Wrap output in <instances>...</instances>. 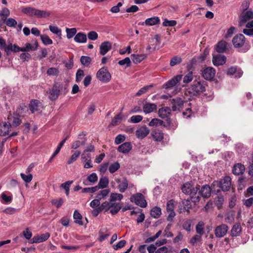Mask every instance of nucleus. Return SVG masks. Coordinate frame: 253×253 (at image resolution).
I'll list each match as a JSON object with an SVG mask.
<instances>
[{
	"label": "nucleus",
	"mask_w": 253,
	"mask_h": 253,
	"mask_svg": "<svg viewBox=\"0 0 253 253\" xmlns=\"http://www.w3.org/2000/svg\"><path fill=\"white\" fill-rule=\"evenodd\" d=\"M21 11L28 16L37 18H46L49 17L51 14L48 11L40 10L30 6L22 8Z\"/></svg>",
	"instance_id": "1"
},
{
	"label": "nucleus",
	"mask_w": 253,
	"mask_h": 253,
	"mask_svg": "<svg viewBox=\"0 0 253 253\" xmlns=\"http://www.w3.org/2000/svg\"><path fill=\"white\" fill-rule=\"evenodd\" d=\"M206 83L201 80H195L192 84L186 89L190 96H197L205 91Z\"/></svg>",
	"instance_id": "2"
},
{
	"label": "nucleus",
	"mask_w": 253,
	"mask_h": 253,
	"mask_svg": "<svg viewBox=\"0 0 253 253\" xmlns=\"http://www.w3.org/2000/svg\"><path fill=\"white\" fill-rule=\"evenodd\" d=\"M63 88V84L60 83H55L52 89L47 92L49 94L48 98L52 101L55 100L59 96L61 90Z\"/></svg>",
	"instance_id": "3"
},
{
	"label": "nucleus",
	"mask_w": 253,
	"mask_h": 253,
	"mask_svg": "<svg viewBox=\"0 0 253 253\" xmlns=\"http://www.w3.org/2000/svg\"><path fill=\"white\" fill-rule=\"evenodd\" d=\"M130 201L132 203L141 208H146L147 206V203L143 195L140 193H137L131 196Z\"/></svg>",
	"instance_id": "4"
},
{
	"label": "nucleus",
	"mask_w": 253,
	"mask_h": 253,
	"mask_svg": "<svg viewBox=\"0 0 253 253\" xmlns=\"http://www.w3.org/2000/svg\"><path fill=\"white\" fill-rule=\"evenodd\" d=\"M97 78L103 83L109 82L111 78V75L106 67L100 69L96 73Z\"/></svg>",
	"instance_id": "5"
},
{
	"label": "nucleus",
	"mask_w": 253,
	"mask_h": 253,
	"mask_svg": "<svg viewBox=\"0 0 253 253\" xmlns=\"http://www.w3.org/2000/svg\"><path fill=\"white\" fill-rule=\"evenodd\" d=\"M200 186L197 185L195 187L192 184L189 182L183 184L181 190L185 194L191 195L192 194H197V192L200 190Z\"/></svg>",
	"instance_id": "6"
},
{
	"label": "nucleus",
	"mask_w": 253,
	"mask_h": 253,
	"mask_svg": "<svg viewBox=\"0 0 253 253\" xmlns=\"http://www.w3.org/2000/svg\"><path fill=\"white\" fill-rule=\"evenodd\" d=\"M170 105L173 111H180L183 107L184 101L180 97H176L170 100Z\"/></svg>",
	"instance_id": "7"
},
{
	"label": "nucleus",
	"mask_w": 253,
	"mask_h": 253,
	"mask_svg": "<svg viewBox=\"0 0 253 253\" xmlns=\"http://www.w3.org/2000/svg\"><path fill=\"white\" fill-rule=\"evenodd\" d=\"M231 178L229 176H225L219 181V188L224 192L228 191L231 187Z\"/></svg>",
	"instance_id": "8"
},
{
	"label": "nucleus",
	"mask_w": 253,
	"mask_h": 253,
	"mask_svg": "<svg viewBox=\"0 0 253 253\" xmlns=\"http://www.w3.org/2000/svg\"><path fill=\"white\" fill-rule=\"evenodd\" d=\"M182 78V75H176V76L174 77L165 83L163 85V88L166 89H169L175 86L181 81Z\"/></svg>",
	"instance_id": "9"
},
{
	"label": "nucleus",
	"mask_w": 253,
	"mask_h": 253,
	"mask_svg": "<svg viewBox=\"0 0 253 253\" xmlns=\"http://www.w3.org/2000/svg\"><path fill=\"white\" fill-rule=\"evenodd\" d=\"M245 40L246 38L243 34H238L233 38L232 43L235 48H240L244 45Z\"/></svg>",
	"instance_id": "10"
},
{
	"label": "nucleus",
	"mask_w": 253,
	"mask_h": 253,
	"mask_svg": "<svg viewBox=\"0 0 253 253\" xmlns=\"http://www.w3.org/2000/svg\"><path fill=\"white\" fill-rule=\"evenodd\" d=\"M192 208L191 202L190 200H183L178 206V212L181 213L187 211L189 212V210Z\"/></svg>",
	"instance_id": "11"
},
{
	"label": "nucleus",
	"mask_w": 253,
	"mask_h": 253,
	"mask_svg": "<svg viewBox=\"0 0 253 253\" xmlns=\"http://www.w3.org/2000/svg\"><path fill=\"white\" fill-rule=\"evenodd\" d=\"M228 229V226L224 224H222L217 226L214 230L215 236L217 238H221L224 237L226 234Z\"/></svg>",
	"instance_id": "12"
},
{
	"label": "nucleus",
	"mask_w": 253,
	"mask_h": 253,
	"mask_svg": "<svg viewBox=\"0 0 253 253\" xmlns=\"http://www.w3.org/2000/svg\"><path fill=\"white\" fill-rule=\"evenodd\" d=\"M215 73V69L211 67H209L203 70L202 76L206 80H211L214 78Z\"/></svg>",
	"instance_id": "13"
},
{
	"label": "nucleus",
	"mask_w": 253,
	"mask_h": 253,
	"mask_svg": "<svg viewBox=\"0 0 253 253\" xmlns=\"http://www.w3.org/2000/svg\"><path fill=\"white\" fill-rule=\"evenodd\" d=\"M50 237V234L48 232L35 236L31 241V243H40L46 241Z\"/></svg>",
	"instance_id": "14"
},
{
	"label": "nucleus",
	"mask_w": 253,
	"mask_h": 253,
	"mask_svg": "<svg viewBox=\"0 0 253 253\" xmlns=\"http://www.w3.org/2000/svg\"><path fill=\"white\" fill-rule=\"evenodd\" d=\"M149 129L146 126H143L136 130L135 134L138 138L143 139L149 133Z\"/></svg>",
	"instance_id": "15"
},
{
	"label": "nucleus",
	"mask_w": 253,
	"mask_h": 253,
	"mask_svg": "<svg viewBox=\"0 0 253 253\" xmlns=\"http://www.w3.org/2000/svg\"><path fill=\"white\" fill-rule=\"evenodd\" d=\"M226 61V57L224 55L217 54L213 56L212 63L214 66H218L222 65L225 63Z\"/></svg>",
	"instance_id": "16"
},
{
	"label": "nucleus",
	"mask_w": 253,
	"mask_h": 253,
	"mask_svg": "<svg viewBox=\"0 0 253 253\" xmlns=\"http://www.w3.org/2000/svg\"><path fill=\"white\" fill-rule=\"evenodd\" d=\"M245 171V167L241 163H236L232 168V172L234 175H242Z\"/></svg>",
	"instance_id": "17"
},
{
	"label": "nucleus",
	"mask_w": 253,
	"mask_h": 253,
	"mask_svg": "<svg viewBox=\"0 0 253 253\" xmlns=\"http://www.w3.org/2000/svg\"><path fill=\"white\" fill-rule=\"evenodd\" d=\"M112 47V43L106 41L101 43L99 47V52L101 55H105Z\"/></svg>",
	"instance_id": "18"
},
{
	"label": "nucleus",
	"mask_w": 253,
	"mask_h": 253,
	"mask_svg": "<svg viewBox=\"0 0 253 253\" xmlns=\"http://www.w3.org/2000/svg\"><path fill=\"white\" fill-rule=\"evenodd\" d=\"M199 191V194L204 198H209L211 195V188L208 184L204 185Z\"/></svg>",
	"instance_id": "19"
},
{
	"label": "nucleus",
	"mask_w": 253,
	"mask_h": 253,
	"mask_svg": "<svg viewBox=\"0 0 253 253\" xmlns=\"http://www.w3.org/2000/svg\"><path fill=\"white\" fill-rule=\"evenodd\" d=\"M11 124L10 122H1L0 123V136H5L8 134Z\"/></svg>",
	"instance_id": "20"
},
{
	"label": "nucleus",
	"mask_w": 253,
	"mask_h": 253,
	"mask_svg": "<svg viewBox=\"0 0 253 253\" xmlns=\"http://www.w3.org/2000/svg\"><path fill=\"white\" fill-rule=\"evenodd\" d=\"M153 139L157 142H161L164 137V134L162 130H154L151 133Z\"/></svg>",
	"instance_id": "21"
},
{
	"label": "nucleus",
	"mask_w": 253,
	"mask_h": 253,
	"mask_svg": "<svg viewBox=\"0 0 253 253\" xmlns=\"http://www.w3.org/2000/svg\"><path fill=\"white\" fill-rule=\"evenodd\" d=\"M132 149V145L130 142H126L121 145L118 148V151L119 152L123 154L128 153Z\"/></svg>",
	"instance_id": "22"
},
{
	"label": "nucleus",
	"mask_w": 253,
	"mask_h": 253,
	"mask_svg": "<svg viewBox=\"0 0 253 253\" xmlns=\"http://www.w3.org/2000/svg\"><path fill=\"white\" fill-rule=\"evenodd\" d=\"M9 115L8 116V122H12V125L13 126L16 127L18 126L21 123V120L20 119V117L21 116H19L18 115H15L14 113H13L14 116L12 117L11 111H9Z\"/></svg>",
	"instance_id": "23"
},
{
	"label": "nucleus",
	"mask_w": 253,
	"mask_h": 253,
	"mask_svg": "<svg viewBox=\"0 0 253 253\" xmlns=\"http://www.w3.org/2000/svg\"><path fill=\"white\" fill-rule=\"evenodd\" d=\"M171 111L169 107H162L158 111L159 116L162 119H165L171 114Z\"/></svg>",
	"instance_id": "24"
},
{
	"label": "nucleus",
	"mask_w": 253,
	"mask_h": 253,
	"mask_svg": "<svg viewBox=\"0 0 253 253\" xmlns=\"http://www.w3.org/2000/svg\"><path fill=\"white\" fill-rule=\"evenodd\" d=\"M28 111V108L24 103L20 104L18 107L16 112L14 113L15 115L23 117L25 115L27 112Z\"/></svg>",
	"instance_id": "25"
},
{
	"label": "nucleus",
	"mask_w": 253,
	"mask_h": 253,
	"mask_svg": "<svg viewBox=\"0 0 253 253\" xmlns=\"http://www.w3.org/2000/svg\"><path fill=\"white\" fill-rule=\"evenodd\" d=\"M242 232V227L240 223H237L235 224L231 230V235L232 237L239 236Z\"/></svg>",
	"instance_id": "26"
},
{
	"label": "nucleus",
	"mask_w": 253,
	"mask_h": 253,
	"mask_svg": "<svg viewBox=\"0 0 253 253\" xmlns=\"http://www.w3.org/2000/svg\"><path fill=\"white\" fill-rule=\"evenodd\" d=\"M41 103L38 100L33 99L29 104V108L32 113L40 110V106Z\"/></svg>",
	"instance_id": "27"
},
{
	"label": "nucleus",
	"mask_w": 253,
	"mask_h": 253,
	"mask_svg": "<svg viewBox=\"0 0 253 253\" xmlns=\"http://www.w3.org/2000/svg\"><path fill=\"white\" fill-rule=\"evenodd\" d=\"M157 109V105L155 103H146L144 104L143 110L145 114L150 113Z\"/></svg>",
	"instance_id": "28"
},
{
	"label": "nucleus",
	"mask_w": 253,
	"mask_h": 253,
	"mask_svg": "<svg viewBox=\"0 0 253 253\" xmlns=\"http://www.w3.org/2000/svg\"><path fill=\"white\" fill-rule=\"evenodd\" d=\"M160 20L157 16H154L151 18H147L145 20L144 22H142L141 25H143L145 23L147 26H153L160 23Z\"/></svg>",
	"instance_id": "29"
},
{
	"label": "nucleus",
	"mask_w": 253,
	"mask_h": 253,
	"mask_svg": "<svg viewBox=\"0 0 253 253\" xmlns=\"http://www.w3.org/2000/svg\"><path fill=\"white\" fill-rule=\"evenodd\" d=\"M18 47L19 46L16 44H13L11 42H9L7 45V46L5 48V52L7 55H9L11 54V52H18Z\"/></svg>",
	"instance_id": "30"
},
{
	"label": "nucleus",
	"mask_w": 253,
	"mask_h": 253,
	"mask_svg": "<svg viewBox=\"0 0 253 253\" xmlns=\"http://www.w3.org/2000/svg\"><path fill=\"white\" fill-rule=\"evenodd\" d=\"M74 41L78 43H85L86 42V35L82 32L77 34L74 37Z\"/></svg>",
	"instance_id": "31"
},
{
	"label": "nucleus",
	"mask_w": 253,
	"mask_h": 253,
	"mask_svg": "<svg viewBox=\"0 0 253 253\" xmlns=\"http://www.w3.org/2000/svg\"><path fill=\"white\" fill-rule=\"evenodd\" d=\"M109 184V179L107 177L104 176L100 178L98 185H96L97 189H103L107 187Z\"/></svg>",
	"instance_id": "32"
},
{
	"label": "nucleus",
	"mask_w": 253,
	"mask_h": 253,
	"mask_svg": "<svg viewBox=\"0 0 253 253\" xmlns=\"http://www.w3.org/2000/svg\"><path fill=\"white\" fill-rule=\"evenodd\" d=\"M227 48V42L221 41L219 42L216 44L215 50L218 53H223L226 51Z\"/></svg>",
	"instance_id": "33"
},
{
	"label": "nucleus",
	"mask_w": 253,
	"mask_h": 253,
	"mask_svg": "<svg viewBox=\"0 0 253 253\" xmlns=\"http://www.w3.org/2000/svg\"><path fill=\"white\" fill-rule=\"evenodd\" d=\"M128 184L127 180L126 177H124L122 182L118 186L119 191L121 193L125 192L128 187Z\"/></svg>",
	"instance_id": "34"
},
{
	"label": "nucleus",
	"mask_w": 253,
	"mask_h": 253,
	"mask_svg": "<svg viewBox=\"0 0 253 253\" xmlns=\"http://www.w3.org/2000/svg\"><path fill=\"white\" fill-rule=\"evenodd\" d=\"M131 59L133 62L135 64H138L141 62L145 57L146 55L144 54H134L131 55Z\"/></svg>",
	"instance_id": "35"
},
{
	"label": "nucleus",
	"mask_w": 253,
	"mask_h": 253,
	"mask_svg": "<svg viewBox=\"0 0 253 253\" xmlns=\"http://www.w3.org/2000/svg\"><path fill=\"white\" fill-rule=\"evenodd\" d=\"M161 214V209L158 207H154L150 211L151 215L155 218H159Z\"/></svg>",
	"instance_id": "36"
},
{
	"label": "nucleus",
	"mask_w": 253,
	"mask_h": 253,
	"mask_svg": "<svg viewBox=\"0 0 253 253\" xmlns=\"http://www.w3.org/2000/svg\"><path fill=\"white\" fill-rule=\"evenodd\" d=\"M73 217L75 219V222L77 224H78L80 225H83V222L82 220V215L78 211L76 210L74 211L73 214Z\"/></svg>",
	"instance_id": "37"
},
{
	"label": "nucleus",
	"mask_w": 253,
	"mask_h": 253,
	"mask_svg": "<svg viewBox=\"0 0 253 253\" xmlns=\"http://www.w3.org/2000/svg\"><path fill=\"white\" fill-rule=\"evenodd\" d=\"M112 206L110 209V212L112 215L117 214L121 209V206L119 203H112Z\"/></svg>",
	"instance_id": "38"
},
{
	"label": "nucleus",
	"mask_w": 253,
	"mask_h": 253,
	"mask_svg": "<svg viewBox=\"0 0 253 253\" xmlns=\"http://www.w3.org/2000/svg\"><path fill=\"white\" fill-rule=\"evenodd\" d=\"M86 137H84L83 140H76L74 141L71 145V148L74 149H77L81 145H84L86 144Z\"/></svg>",
	"instance_id": "39"
},
{
	"label": "nucleus",
	"mask_w": 253,
	"mask_h": 253,
	"mask_svg": "<svg viewBox=\"0 0 253 253\" xmlns=\"http://www.w3.org/2000/svg\"><path fill=\"white\" fill-rule=\"evenodd\" d=\"M110 192V190L109 189L102 190L97 194L96 198L100 201L102 199H105Z\"/></svg>",
	"instance_id": "40"
},
{
	"label": "nucleus",
	"mask_w": 253,
	"mask_h": 253,
	"mask_svg": "<svg viewBox=\"0 0 253 253\" xmlns=\"http://www.w3.org/2000/svg\"><path fill=\"white\" fill-rule=\"evenodd\" d=\"M73 180H69L61 184L60 187L65 189L66 195L67 196L69 194L70 185L73 183Z\"/></svg>",
	"instance_id": "41"
},
{
	"label": "nucleus",
	"mask_w": 253,
	"mask_h": 253,
	"mask_svg": "<svg viewBox=\"0 0 253 253\" xmlns=\"http://www.w3.org/2000/svg\"><path fill=\"white\" fill-rule=\"evenodd\" d=\"M253 18V12L251 10H248L246 12L245 14L242 16L241 18V20L242 22L244 23Z\"/></svg>",
	"instance_id": "42"
},
{
	"label": "nucleus",
	"mask_w": 253,
	"mask_h": 253,
	"mask_svg": "<svg viewBox=\"0 0 253 253\" xmlns=\"http://www.w3.org/2000/svg\"><path fill=\"white\" fill-rule=\"evenodd\" d=\"M122 120V116L121 113H119L112 120L110 125L113 126H116L118 125L121 121Z\"/></svg>",
	"instance_id": "43"
},
{
	"label": "nucleus",
	"mask_w": 253,
	"mask_h": 253,
	"mask_svg": "<svg viewBox=\"0 0 253 253\" xmlns=\"http://www.w3.org/2000/svg\"><path fill=\"white\" fill-rule=\"evenodd\" d=\"M80 61L84 66L88 67L91 62V59L89 56H82L81 57Z\"/></svg>",
	"instance_id": "44"
},
{
	"label": "nucleus",
	"mask_w": 253,
	"mask_h": 253,
	"mask_svg": "<svg viewBox=\"0 0 253 253\" xmlns=\"http://www.w3.org/2000/svg\"><path fill=\"white\" fill-rule=\"evenodd\" d=\"M67 33V38L68 39H71L74 36L76 35L77 29L75 28H67L66 29Z\"/></svg>",
	"instance_id": "45"
},
{
	"label": "nucleus",
	"mask_w": 253,
	"mask_h": 253,
	"mask_svg": "<svg viewBox=\"0 0 253 253\" xmlns=\"http://www.w3.org/2000/svg\"><path fill=\"white\" fill-rule=\"evenodd\" d=\"M81 155V152L79 151H77L70 157L67 161V164L70 165L75 162L78 158Z\"/></svg>",
	"instance_id": "46"
},
{
	"label": "nucleus",
	"mask_w": 253,
	"mask_h": 253,
	"mask_svg": "<svg viewBox=\"0 0 253 253\" xmlns=\"http://www.w3.org/2000/svg\"><path fill=\"white\" fill-rule=\"evenodd\" d=\"M42 42V43L44 45L47 44H51L53 43V42L51 39L49 38V37L46 35H42L40 36Z\"/></svg>",
	"instance_id": "47"
},
{
	"label": "nucleus",
	"mask_w": 253,
	"mask_h": 253,
	"mask_svg": "<svg viewBox=\"0 0 253 253\" xmlns=\"http://www.w3.org/2000/svg\"><path fill=\"white\" fill-rule=\"evenodd\" d=\"M164 121L157 118H154L151 120L149 123L150 126H162L163 125Z\"/></svg>",
	"instance_id": "48"
},
{
	"label": "nucleus",
	"mask_w": 253,
	"mask_h": 253,
	"mask_svg": "<svg viewBox=\"0 0 253 253\" xmlns=\"http://www.w3.org/2000/svg\"><path fill=\"white\" fill-rule=\"evenodd\" d=\"M120 168V164L118 162H115L112 164L109 167V170L110 173H113L118 170Z\"/></svg>",
	"instance_id": "49"
},
{
	"label": "nucleus",
	"mask_w": 253,
	"mask_h": 253,
	"mask_svg": "<svg viewBox=\"0 0 253 253\" xmlns=\"http://www.w3.org/2000/svg\"><path fill=\"white\" fill-rule=\"evenodd\" d=\"M49 29L52 33L56 34L58 36H60L61 35V30L57 26L50 25L49 26Z\"/></svg>",
	"instance_id": "50"
},
{
	"label": "nucleus",
	"mask_w": 253,
	"mask_h": 253,
	"mask_svg": "<svg viewBox=\"0 0 253 253\" xmlns=\"http://www.w3.org/2000/svg\"><path fill=\"white\" fill-rule=\"evenodd\" d=\"M123 198V196L121 194L119 193H112L110 195V201L113 202L116 200L121 201Z\"/></svg>",
	"instance_id": "51"
},
{
	"label": "nucleus",
	"mask_w": 253,
	"mask_h": 253,
	"mask_svg": "<svg viewBox=\"0 0 253 253\" xmlns=\"http://www.w3.org/2000/svg\"><path fill=\"white\" fill-rule=\"evenodd\" d=\"M153 87V85H146V86H145L143 87H142L141 88H140L138 91V92L136 93V96H139L140 95H141L142 94H143L144 93H145L148 89H149L150 88H151V87Z\"/></svg>",
	"instance_id": "52"
},
{
	"label": "nucleus",
	"mask_w": 253,
	"mask_h": 253,
	"mask_svg": "<svg viewBox=\"0 0 253 253\" xmlns=\"http://www.w3.org/2000/svg\"><path fill=\"white\" fill-rule=\"evenodd\" d=\"M84 76V71L80 69H78L76 74V82L77 83H80L83 79Z\"/></svg>",
	"instance_id": "53"
},
{
	"label": "nucleus",
	"mask_w": 253,
	"mask_h": 253,
	"mask_svg": "<svg viewBox=\"0 0 253 253\" xmlns=\"http://www.w3.org/2000/svg\"><path fill=\"white\" fill-rule=\"evenodd\" d=\"M234 221V214L232 212H228L225 215V221L228 223H232Z\"/></svg>",
	"instance_id": "54"
},
{
	"label": "nucleus",
	"mask_w": 253,
	"mask_h": 253,
	"mask_svg": "<svg viewBox=\"0 0 253 253\" xmlns=\"http://www.w3.org/2000/svg\"><path fill=\"white\" fill-rule=\"evenodd\" d=\"M113 202H110L105 201L102 203L100 206H99L102 210H105V211H107L109 210H110V209L111 208V206H112V204Z\"/></svg>",
	"instance_id": "55"
},
{
	"label": "nucleus",
	"mask_w": 253,
	"mask_h": 253,
	"mask_svg": "<svg viewBox=\"0 0 253 253\" xmlns=\"http://www.w3.org/2000/svg\"><path fill=\"white\" fill-rule=\"evenodd\" d=\"M118 64L121 66L126 65V67H128L131 65V61L129 57H126L125 59L120 60Z\"/></svg>",
	"instance_id": "56"
},
{
	"label": "nucleus",
	"mask_w": 253,
	"mask_h": 253,
	"mask_svg": "<svg viewBox=\"0 0 253 253\" xmlns=\"http://www.w3.org/2000/svg\"><path fill=\"white\" fill-rule=\"evenodd\" d=\"M59 72V70L57 68L51 67L47 69L46 74L48 76H57Z\"/></svg>",
	"instance_id": "57"
},
{
	"label": "nucleus",
	"mask_w": 253,
	"mask_h": 253,
	"mask_svg": "<svg viewBox=\"0 0 253 253\" xmlns=\"http://www.w3.org/2000/svg\"><path fill=\"white\" fill-rule=\"evenodd\" d=\"M177 22L175 20H168L167 19H165L164 21L163 22V25L164 27L170 26L173 27L176 25Z\"/></svg>",
	"instance_id": "58"
},
{
	"label": "nucleus",
	"mask_w": 253,
	"mask_h": 253,
	"mask_svg": "<svg viewBox=\"0 0 253 253\" xmlns=\"http://www.w3.org/2000/svg\"><path fill=\"white\" fill-rule=\"evenodd\" d=\"M10 15V11L9 9L6 7L2 8V10L0 12V15L5 16L2 18V20L4 22L6 20V17Z\"/></svg>",
	"instance_id": "59"
},
{
	"label": "nucleus",
	"mask_w": 253,
	"mask_h": 253,
	"mask_svg": "<svg viewBox=\"0 0 253 253\" xmlns=\"http://www.w3.org/2000/svg\"><path fill=\"white\" fill-rule=\"evenodd\" d=\"M182 61V59L180 57L178 56H175L171 58L170 61V65L171 66H174L177 64H180Z\"/></svg>",
	"instance_id": "60"
},
{
	"label": "nucleus",
	"mask_w": 253,
	"mask_h": 253,
	"mask_svg": "<svg viewBox=\"0 0 253 253\" xmlns=\"http://www.w3.org/2000/svg\"><path fill=\"white\" fill-rule=\"evenodd\" d=\"M143 119V117L140 115L132 116L130 118V122L132 123H138L140 122Z\"/></svg>",
	"instance_id": "61"
},
{
	"label": "nucleus",
	"mask_w": 253,
	"mask_h": 253,
	"mask_svg": "<svg viewBox=\"0 0 253 253\" xmlns=\"http://www.w3.org/2000/svg\"><path fill=\"white\" fill-rule=\"evenodd\" d=\"M203 222H200L196 226V232L200 235H203L204 233V228L203 227Z\"/></svg>",
	"instance_id": "62"
},
{
	"label": "nucleus",
	"mask_w": 253,
	"mask_h": 253,
	"mask_svg": "<svg viewBox=\"0 0 253 253\" xmlns=\"http://www.w3.org/2000/svg\"><path fill=\"white\" fill-rule=\"evenodd\" d=\"M87 37L90 40L95 41L97 39L98 35L95 31H92L88 33Z\"/></svg>",
	"instance_id": "63"
},
{
	"label": "nucleus",
	"mask_w": 253,
	"mask_h": 253,
	"mask_svg": "<svg viewBox=\"0 0 253 253\" xmlns=\"http://www.w3.org/2000/svg\"><path fill=\"white\" fill-rule=\"evenodd\" d=\"M87 179L89 182L94 183L98 180V176L96 173H92L91 174L87 176Z\"/></svg>",
	"instance_id": "64"
}]
</instances>
